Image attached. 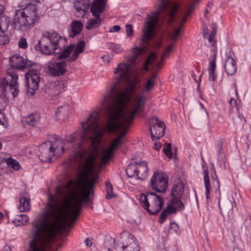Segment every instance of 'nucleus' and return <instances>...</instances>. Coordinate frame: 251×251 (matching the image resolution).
Listing matches in <instances>:
<instances>
[{"mask_svg": "<svg viewBox=\"0 0 251 251\" xmlns=\"http://www.w3.org/2000/svg\"><path fill=\"white\" fill-rule=\"evenodd\" d=\"M114 73L119 80H126L127 84L125 88L116 92V84L113 85L101 102L102 108L107 112L105 129L111 133L120 131L119 135L102 151L100 159L103 164L114 156V151L122 144V140L127 133L128 126L136 114L143 110L148 99V95L144 91L132 94L139 81L137 78L132 79L130 76L128 64H120Z\"/></svg>", "mask_w": 251, "mask_h": 251, "instance_id": "1", "label": "nucleus"}, {"mask_svg": "<svg viewBox=\"0 0 251 251\" xmlns=\"http://www.w3.org/2000/svg\"><path fill=\"white\" fill-rule=\"evenodd\" d=\"M177 8L178 5L174 0H161L159 9L147 16L146 22L142 29L143 42L148 43L153 38L158 24L159 17L162 16V14H166L168 17V23H171L174 20L175 13ZM164 16L162 15V17Z\"/></svg>", "mask_w": 251, "mask_h": 251, "instance_id": "2", "label": "nucleus"}, {"mask_svg": "<svg viewBox=\"0 0 251 251\" xmlns=\"http://www.w3.org/2000/svg\"><path fill=\"white\" fill-rule=\"evenodd\" d=\"M67 44L65 38L60 36L55 32H45L39 41L40 50L47 55L58 53Z\"/></svg>", "mask_w": 251, "mask_h": 251, "instance_id": "3", "label": "nucleus"}, {"mask_svg": "<svg viewBox=\"0 0 251 251\" xmlns=\"http://www.w3.org/2000/svg\"><path fill=\"white\" fill-rule=\"evenodd\" d=\"M37 18L36 6L31 5L16 11L12 25L16 30L25 31L35 23Z\"/></svg>", "mask_w": 251, "mask_h": 251, "instance_id": "4", "label": "nucleus"}, {"mask_svg": "<svg viewBox=\"0 0 251 251\" xmlns=\"http://www.w3.org/2000/svg\"><path fill=\"white\" fill-rule=\"evenodd\" d=\"M143 207L151 214H156L162 209L164 201L160 196L153 192L141 194L139 199Z\"/></svg>", "mask_w": 251, "mask_h": 251, "instance_id": "5", "label": "nucleus"}, {"mask_svg": "<svg viewBox=\"0 0 251 251\" xmlns=\"http://www.w3.org/2000/svg\"><path fill=\"white\" fill-rule=\"evenodd\" d=\"M107 0H95L93 1L90 11L94 18L91 19L86 25V28L92 29L97 28L100 25L101 19L100 17V14L103 12V9L107 3Z\"/></svg>", "mask_w": 251, "mask_h": 251, "instance_id": "6", "label": "nucleus"}, {"mask_svg": "<svg viewBox=\"0 0 251 251\" xmlns=\"http://www.w3.org/2000/svg\"><path fill=\"white\" fill-rule=\"evenodd\" d=\"M126 172L128 177L135 176L136 179L143 180L148 175L147 163L143 161L139 163L137 162L130 163L126 168Z\"/></svg>", "mask_w": 251, "mask_h": 251, "instance_id": "7", "label": "nucleus"}, {"mask_svg": "<svg viewBox=\"0 0 251 251\" xmlns=\"http://www.w3.org/2000/svg\"><path fill=\"white\" fill-rule=\"evenodd\" d=\"M184 208V205L180 200L177 197L172 198L170 201L167 204L166 208L161 214L159 222L163 223L167 216L172 214L176 213L177 211H179Z\"/></svg>", "mask_w": 251, "mask_h": 251, "instance_id": "8", "label": "nucleus"}, {"mask_svg": "<svg viewBox=\"0 0 251 251\" xmlns=\"http://www.w3.org/2000/svg\"><path fill=\"white\" fill-rule=\"evenodd\" d=\"M151 187L154 191L158 193H164L168 187V180L165 174H160L158 171H155L152 176Z\"/></svg>", "mask_w": 251, "mask_h": 251, "instance_id": "9", "label": "nucleus"}, {"mask_svg": "<svg viewBox=\"0 0 251 251\" xmlns=\"http://www.w3.org/2000/svg\"><path fill=\"white\" fill-rule=\"evenodd\" d=\"M150 131L151 138L153 141L158 140L162 137L165 131V125L160 121L156 116H153L150 120Z\"/></svg>", "mask_w": 251, "mask_h": 251, "instance_id": "10", "label": "nucleus"}, {"mask_svg": "<svg viewBox=\"0 0 251 251\" xmlns=\"http://www.w3.org/2000/svg\"><path fill=\"white\" fill-rule=\"evenodd\" d=\"M26 79L27 85V92L33 95L38 90L40 81V77L38 71L31 69L26 73Z\"/></svg>", "mask_w": 251, "mask_h": 251, "instance_id": "11", "label": "nucleus"}, {"mask_svg": "<svg viewBox=\"0 0 251 251\" xmlns=\"http://www.w3.org/2000/svg\"><path fill=\"white\" fill-rule=\"evenodd\" d=\"M216 30H214L210 34L208 38V40L210 44H211L212 48L211 51L213 52V58L210 61L208 64V78L210 81H214L217 77V75L215 72L216 69V48L214 46L215 41L214 40Z\"/></svg>", "mask_w": 251, "mask_h": 251, "instance_id": "12", "label": "nucleus"}, {"mask_svg": "<svg viewBox=\"0 0 251 251\" xmlns=\"http://www.w3.org/2000/svg\"><path fill=\"white\" fill-rule=\"evenodd\" d=\"M47 74L55 77L64 75L67 72L66 62L61 61L50 63L46 68Z\"/></svg>", "mask_w": 251, "mask_h": 251, "instance_id": "13", "label": "nucleus"}, {"mask_svg": "<svg viewBox=\"0 0 251 251\" xmlns=\"http://www.w3.org/2000/svg\"><path fill=\"white\" fill-rule=\"evenodd\" d=\"M49 144L54 156H60L62 155L65 150V141L63 139L58 137L54 136L52 137L50 140L47 142Z\"/></svg>", "mask_w": 251, "mask_h": 251, "instance_id": "14", "label": "nucleus"}, {"mask_svg": "<svg viewBox=\"0 0 251 251\" xmlns=\"http://www.w3.org/2000/svg\"><path fill=\"white\" fill-rule=\"evenodd\" d=\"M199 0H193L191 3L189 5L188 10L185 12V15L181 18L179 23V28H174L173 32L170 35V38L173 40H176L179 34L181 27L183 24L186 21L188 16L191 15L192 11L195 9V5L199 2Z\"/></svg>", "mask_w": 251, "mask_h": 251, "instance_id": "15", "label": "nucleus"}, {"mask_svg": "<svg viewBox=\"0 0 251 251\" xmlns=\"http://www.w3.org/2000/svg\"><path fill=\"white\" fill-rule=\"evenodd\" d=\"M67 86L65 80H59L46 85L45 91L51 96H55L61 92Z\"/></svg>", "mask_w": 251, "mask_h": 251, "instance_id": "16", "label": "nucleus"}, {"mask_svg": "<svg viewBox=\"0 0 251 251\" xmlns=\"http://www.w3.org/2000/svg\"><path fill=\"white\" fill-rule=\"evenodd\" d=\"M229 104L230 105V111L238 115L235 118H233L234 124L239 126L243 125L246 120L243 115L239 113L240 106L237 104V100L233 98H231L230 100Z\"/></svg>", "mask_w": 251, "mask_h": 251, "instance_id": "17", "label": "nucleus"}, {"mask_svg": "<svg viewBox=\"0 0 251 251\" xmlns=\"http://www.w3.org/2000/svg\"><path fill=\"white\" fill-rule=\"evenodd\" d=\"M115 249L117 251H139V248L135 239L131 237H127L123 245H116Z\"/></svg>", "mask_w": 251, "mask_h": 251, "instance_id": "18", "label": "nucleus"}, {"mask_svg": "<svg viewBox=\"0 0 251 251\" xmlns=\"http://www.w3.org/2000/svg\"><path fill=\"white\" fill-rule=\"evenodd\" d=\"M39 158L42 162L50 161L52 157L54 156L47 142L41 145L39 147Z\"/></svg>", "mask_w": 251, "mask_h": 251, "instance_id": "19", "label": "nucleus"}, {"mask_svg": "<svg viewBox=\"0 0 251 251\" xmlns=\"http://www.w3.org/2000/svg\"><path fill=\"white\" fill-rule=\"evenodd\" d=\"M9 61L12 67L19 69H24L30 65V62H28L25 59L18 54L14 55L11 57Z\"/></svg>", "mask_w": 251, "mask_h": 251, "instance_id": "20", "label": "nucleus"}, {"mask_svg": "<svg viewBox=\"0 0 251 251\" xmlns=\"http://www.w3.org/2000/svg\"><path fill=\"white\" fill-rule=\"evenodd\" d=\"M6 78L7 81H10L9 85H10V96L15 98L18 94V90L17 86V79L18 75L14 73H8L6 74Z\"/></svg>", "mask_w": 251, "mask_h": 251, "instance_id": "21", "label": "nucleus"}, {"mask_svg": "<svg viewBox=\"0 0 251 251\" xmlns=\"http://www.w3.org/2000/svg\"><path fill=\"white\" fill-rule=\"evenodd\" d=\"M19 209L21 212H27L30 209V198L27 193L21 194Z\"/></svg>", "mask_w": 251, "mask_h": 251, "instance_id": "22", "label": "nucleus"}, {"mask_svg": "<svg viewBox=\"0 0 251 251\" xmlns=\"http://www.w3.org/2000/svg\"><path fill=\"white\" fill-rule=\"evenodd\" d=\"M184 191V186L181 181L178 180L174 184L171 192L172 198H181Z\"/></svg>", "mask_w": 251, "mask_h": 251, "instance_id": "23", "label": "nucleus"}, {"mask_svg": "<svg viewBox=\"0 0 251 251\" xmlns=\"http://www.w3.org/2000/svg\"><path fill=\"white\" fill-rule=\"evenodd\" d=\"M74 6L80 15H84L88 10L89 1L88 0H76L75 2Z\"/></svg>", "mask_w": 251, "mask_h": 251, "instance_id": "24", "label": "nucleus"}, {"mask_svg": "<svg viewBox=\"0 0 251 251\" xmlns=\"http://www.w3.org/2000/svg\"><path fill=\"white\" fill-rule=\"evenodd\" d=\"M225 69L227 75H233L237 69L236 63L232 57H228L225 61Z\"/></svg>", "mask_w": 251, "mask_h": 251, "instance_id": "25", "label": "nucleus"}, {"mask_svg": "<svg viewBox=\"0 0 251 251\" xmlns=\"http://www.w3.org/2000/svg\"><path fill=\"white\" fill-rule=\"evenodd\" d=\"M83 25L80 21H73L71 23L72 31L69 34V37L73 38L79 34L83 27Z\"/></svg>", "mask_w": 251, "mask_h": 251, "instance_id": "26", "label": "nucleus"}, {"mask_svg": "<svg viewBox=\"0 0 251 251\" xmlns=\"http://www.w3.org/2000/svg\"><path fill=\"white\" fill-rule=\"evenodd\" d=\"M84 47V41L83 40L80 41L76 46L75 51L73 53L72 56L69 58L68 61L70 62L75 60L77 58L79 54L83 52Z\"/></svg>", "mask_w": 251, "mask_h": 251, "instance_id": "27", "label": "nucleus"}, {"mask_svg": "<svg viewBox=\"0 0 251 251\" xmlns=\"http://www.w3.org/2000/svg\"><path fill=\"white\" fill-rule=\"evenodd\" d=\"M6 76L4 77L0 82V86L2 90V93L3 96L6 98H9L10 97V85L9 82L10 81H7Z\"/></svg>", "mask_w": 251, "mask_h": 251, "instance_id": "28", "label": "nucleus"}, {"mask_svg": "<svg viewBox=\"0 0 251 251\" xmlns=\"http://www.w3.org/2000/svg\"><path fill=\"white\" fill-rule=\"evenodd\" d=\"M204 174V181L206 189L205 195L206 199H208L209 198V193L211 189V185L210 183L208 171L207 170H205L203 171Z\"/></svg>", "mask_w": 251, "mask_h": 251, "instance_id": "29", "label": "nucleus"}, {"mask_svg": "<svg viewBox=\"0 0 251 251\" xmlns=\"http://www.w3.org/2000/svg\"><path fill=\"white\" fill-rule=\"evenodd\" d=\"M23 121L29 126L35 125L38 121V117L37 115H30L23 118Z\"/></svg>", "mask_w": 251, "mask_h": 251, "instance_id": "30", "label": "nucleus"}, {"mask_svg": "<svg viewBox=\"0 0 251 251\" xmlns=\"http://www.w3.org/2000/svg\"><path fill=\"white\" fill-rule=\"evenodd\" d=\"M68 108L67 107L60 106L56 112V117L58 120H64L67 116Z\"/></svg>", "mask_w": 251, "mask_h": 251, "instance_id": "31", "label": "nucleus"}, {"mask_svg": "<svg viewBox=\"0 0 251 251\" xmlns=\"http://www.w3.org/2000/svg\"><path fill=\"white\" fill-rule=\"evenodd\" d=\"M29 218L26 214H21L17 216L14 220L15 223L18 222L19 224H17L18 226L25 225L28 222Z\"/></svg>", "mask_w": 251, "mask_h": 251, "instance_id": "32", "label": "nucleus"}, {"mask_svg": "<svg viewBox=\"0 0 251 251\" xmlns=\"http://www.w3.org/2000/svg\"><path fill=\"white\" fill-rule=\"evenodd\" d=\"M75 48V45L72 44L68 46L65 48L63 52L58 56L59 59H62L67 57L72 52Z\"/></svg>", "mask_w": 251, "mask_h": 251, "instance_id": "33", "label": "nucleus"}, {"mask_svg": "<svg viewBox=\"0 0 251 251\" xmlns=\"http://www.w3.org/2000/svg\"><path fill=\"white\" fill-rule=\"evenodd\" d=\"M106 196V198L108 200L117 196L116 195H113V187L109 182H105Z\"/></svg>", "mask_w": 251, "mask_h": 251, "instance_id": "34", "label": "nucleus"}, {"mask_svg": "<svg viewBox=\"0 0 251 251\" xmlns=\"http://www.w3.org/2000/svg\"><path fill=\"white\" fill-rule=\"evenodd\" d=\"M6 162L9 167L12 168L15 170L17 171L20 168V165L19 162L12 158H8Z\"/></svg>", "mask_w": 251, "mask_h": 251, "instance_id": "35", "label": "nucleus"}, {"mask_svg": "<svg viewBox=\"0 0 251 251\" xmlns=\"http://www.w3.org/2000/svg\"><path fill=\"white\" fill-rule=\"evenodd\" d=\"M79 133L78 131L74 132L69 135L67 136L65 138V143H73L74 142L76 138L78 137Z\"/></svg>", "mask_w": 251, "mask_h": 251, "instance_id": "36", "label": "nucleus"}, {"mask_svg": "<svg viewBox=\"0 0 251 251\" xmlns=\"http://www.w3.org/2000/svg\"><path fill=\"white\" fill-rule=\"evenodd\" d=\"M143 48H138L135 47L132 49V56L130 59V61H134L138 56L142 53Z\"/></svg>", "mask_w": 251, "mask_h": 251, "instance_id": "37", "label": "nucleus"}, {"mask_svg": "<svg viewBox=\"0 0 251 251\" xmlns=\"http://www.w3.org/2000/svg\"><path fill=\"white\" fill-rule=\"evenodd\" d=\"M110 49L116 53L121 52L123 50V48L121 45L116 43H112L110 46Z\"/></svg>", "mask_w": 251, "mask_h": 251, "instance_id": "38", "label": "nucleus"}, {"mask_svg": "<svg viewBox=\"0 0 251 251\" xmlns=\"http://www.w3.org/2000/svg\"><path fill=\"white\" fill-rule=\"evenodd\" d=\"M157 59V55L154 52H151L148 57L146 60L145 65L146 69H147V65L151 64L153 61Z\"/></svg>", "mask_w": 251, "mask_h": 251, "instance_id": "39", "label": "nucleus"}, {"mask_svg": "<svg viewBox=\"0 0 251 251\" xmlns=\"http://www.w3.org/2000/svg\"><path fill=\"white\" fill-rule=\"evenodd\" d=\"M154 82L151 79H149L147 80L146 84L144 87V92H149L151 91L154 87Z\"/></svg>", "mask_w": 251, "mask_h": 251, "instance_id": "40", "label": "nucleus"}, {"mask_svg": "<svg viewBox=\"0 0 251 251\" xmlns=\"http://www.w3.org/2000/svg\"><path fill=\"white\" fill-rule=\"evenodd\" d=\"M126 35L127 37L131 38L133 35V28L132 25H126Z\"/></svg>", "mask_w": 251, "mask_h": 251, "instance_id": "41", "label": "nucleus"}, {"mask_svg": "<svg viewBox=\"0 0 251 251\" xmlns=\"http://www.w3.org/2000/svg\"><path fill=\"white\" fill-rule=\"evenodd\" d=\"M212 166H213V171H214V175H212L211 177H212V178L214 180H216V181L217 184V185H218V191L219 192V193L220 194V180L218 178V176H217V175L216 174V171H215V170L214 169L213 165H212Z\"/></svg>", "mask_w": 251, "mask_h": 251, "instance_id": "42", "label": "nucleus"}, {"mask_svg": "<svg viewBox=\"0 0 251 251\" xmlns=\"http://www.w3.org/2000/svg\"><path fill=\"white\" fill-rule=\"evenodd\" d=\"M19 46L21 48L26 49L27 47V43L25 38H21L19 41Z\"/></svg>", "mask_w": 251, "mask_h": 251, "instance_id": "43", "label": "nucleus"}, {"mask_svg": "<svg viewBox=\"0 0 251 251\" xmlns=\"http://www.w3.org/2000/svg\"><path fill=\"white\" fill-rule=\"evenodd\" d=\"M163 151L169 158H172L173 153L170 149L164 148L163 149Z\"/></svg>", "mask_w": 251, "mask_h": 251, "instance_id": "44", "label": "nucleus"}, {"mask_svg": "<svg viewBox=\"0 0 251 251\" xmlns=\"http://www.w3.org/2000/svg\"><path fill=\"white\" fill-rule=\"evenodd\" d=\"M121 29V27L119 25H114L113 26H112L111 28H110V29L109 30V32H117V31H118L120 30Z\"/></svg>", "mask_w": 251, "mask_h": 251, "instance_id": "45", "label": "nucleus"}, {"mask_svg": "<svg viewBox=\"0 0 251 251\" xmlns=\"http://www.w3.org/2000/svg\"><path fill=\"white\" fill-rule=\"evenodd\" d=\"M0 41H1V44L5 45L9 42L8 37L7 36H4L0 39Z\"/></svg>", "mask_w": 251, "mask_h": 251, "instance_id": "46", "label": "nucleus"}, {"mask_svg": "<svg viewBox=\"0 0 251 251\" xmlns=\"http://www.w3.org/2000/svg\"><path fill=\"white\" fill-rule=\"evenodd\" d=\"M85 244L88 247L91 246L93 244L92 239L87 238L85 240Z\"/></svg>", "mask_w": 251, "mask_h": 251, "instance_id": "47", "label": "nucleus"}, {"mask_svg": "<svg viewBox=\"0 0 251 251\" xmlns=\"http://www.w3.org/2000/svg\"><path fill=\"white\" fill-rule=\"evenodd\" d=\"M161 147V144L160 142H156L154 145V149L157 150L160 149Z\"/></svg>", "mask_w": 251, "mask_h": 251, "instance_id": "48", "label": "nucleus"}, {"mask_svg": "<svg viewBox=\"0 0 251 251\" xmlns=\"http://www.w3.org/2000/svg\"><path fill=\"white\" fill-rule=\"evenodd\" d=\"M169 53L168 52H167V51L164 50V52L162 55L161 61H163L167 55H168Z\"/></svg>", "mask_w": 251, "mask_h": 251, "instance_id": "49", "label": "nucleus"}, {"mask_svg": "<svg viewBox=\"0 0 251 251\" xmlns=\"http://www.w3.org/2000/svg\"><path fill=\"white\" fill-rule=\"evenodd\" d=\"M171 228L175 229L176 231L177 230L178 228V226L176 224L173 223L171 224Z\"/></svg>", "mask_w": 251, "mask_h": 251, "instance_id": "50", "label": "nucleus"}, {"mask_svg": "<svg viewBox=\"0 0 251 251\" xmlns=\"http://www.w3.org/2000/svg\"><path fill=\"white\" fill-rule=\"evenodd\" d=\"M200 105H201V107L202 111L204 112L205 115L206 116V117H208V113L206 112V110L204 108L203 105L201 103H200Z\"/></svg>", "mask_w": 251, "mask_h": 251, "instance_id": "51", "label": "nucleus"}, {"mask_svg": "<svg viewBox=\"0 0 251 251\" xmlns=\"http://www.w3.org/2000/svg\"><path fill=\"white\" fill-rule=\"evenodd\" d=\"M172 47L173 45H170L168 47L166 48L165 49V50L167 51V52H168L169 53L172 50Z\"/></svg>", "mask_w": 251, "mask_h": 251, "instance_id": "52", "label": "nucleus"}, {"mask_svg": "<svg viewBox=\"0 0 251 251\" xmlns=\"http://www.w3.org/2000/svg\"><path fill=\"white\" fill-rule=\"evenodd\" d=\"M3 251H12L9 246H5Z\"/></svg>", "mask_w": 251, "mask_h": 251, "instance_id": "53", "label": "nucleus"}, {"mask_svg": "<svg viewBox=\"0 0 251 251\" xmlns=\"http://www.w3.org/2000/svg\"><path fill=\"white\" fill-rule=\"evenodd\" d=\"M3 6L2 5L0 4V15L3 12Z\"/></svg>", "mask_w": 251, "mask_h": 251, "instance_id": "54", "label": "nucleus"}, {"mask_svg": "<svg viewBox=\"0 0 251 251\" xmlns=\"http://www.w3.org/2000/svg\"><path fill=\"white\" fill-rule=\"evenodd\" d=\"M156 77V74H153L151 76V78H150L152 80H153V79H154Z\"/></svg>", "mask_w": 251, "mask_h": 251, "instance_id": "55", "label": "nucleus"}, {"mask_svg": "<svg viewBox=\"0 0 251 251\" xmlns=\"http://www.w3.org/2000/svg\"><path fill=\"white\" fill-rule=\"evenodd\" d=\"M162 62V61H161L160 60V61L159 62H158V63H157L156 64V67H157V68H159V67H160Z\"/></svg>", "mask_w": 251, "mask_h": 251, "instance_id": "56", "label": "nucleus"}, {"mask_svg": "<svg viewBox=\"0 0 251 251\" xmlns=\"http://www.w3.org/2000/svg\"><path fill=\"white\" fill-rule=\"evenodd\" d=\"M171 143H168L167 144V148H169V149H171Z\"/></svg>", "mask_w": 251, "mask_h": 251, "instance_id": "57", "label": "nucleus"}, {"mask_svg": "<svg viewBox=\"0 0 251 251\" xmlns=\"http://www.w3.org/2000/svg\"><path fill=\"white\" fill-rule=\"evenodd\" d=\"M1 115H2V113L0 111V116H1ZM0 124L1 125H4L3 123L1 121L0 119Z\"/></svg>", "mask_w": 251, "mask_h": 251, "instance_id": "58", "label": "nucleus"}, {"mask_svg": "<svg viewBox=\"0 0 251 251\" xmlns=\"http://www.w3.org/2000/svg\"><path fill=\"white\" fill-rule=\"evenodd\" d=\"M246 222L248 223V224H250L251 225V219H249L248 220H247Z\"/></svg>", "mask_w": 251, "mask_h": 251, "instance_id": "59", "label": "nucleus"}, {"mask_svg": "<svg viewBox=\"0 0 251 251\" xmlns=\"http://www.w3.org/2000/svg\"><path fill=\"white\" fill-rule=\"evenodd\" d=\"M161 46V44L160 43L157 42V43H156V46H157V47H160Z\"/></svg>", "mask_w": 251, "mask_h": 251, "instance_id": "60", "label": "nucleus"}, {"mask_svg": "<svg viewBox=\"0 0 251 251\" xmlns=\"http://www.w3.org/2000/svg\"><path fill=\"white\" fill-rule=\"evenodd\" d=\"M208 9L206 8V9H205V13H204V15H205V16L206 15V14L207 13H208Z\"/></svg>", "mask_w": 251, "mask_h": 251, "instance_id": "61", "label": "nucleus"}, {"mask_svg": "<svg viewBox=\"0 0 251 251\" xmlns=\"http://www.w3.org/2000/svg\"><path fill=\"white\" fill-rule=\"evenodd\" d=\"M3 218V214L0 212V219Z\"/></svg>", "mask_w": 251, "mask_h": 251, "instance_id": "62", "label": "nucleus"}, {"mask_svg": "<svg viewBox=\"0 0 251 251\" xmlns=\"http://www.w3.org/2000/svg\"><path fill=\"white\" fill-rule=\"evenodd\" d=\"M206 29L207 30V27H205V28H203V30H204V35L205 34H206V32H205V31L206 30Z\"/></svg>", "mask_w": 251, "mask_h": 251, "instance_id": "63", "label": "nucleus"}, {"mask_svg": "<svg viewBox=\"0 0 251 251\" xmlns=\"http://www.w3.org/2000/svg\"><path fill=\"white\" fill-rule=\"evenodd\" d=\"M2 146V144H1V142H0V150L1 149Z\"/></svg>", "mask_w": 251, "mask_h": 251, "instance_id": "64", "label": "nucleus"}]
</instances>
